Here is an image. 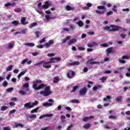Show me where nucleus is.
I'll return each instance as SVG.
<instances>
[{
  "mask_svg": "<svg viewBox=\"0 0 130 130\" xmlns=\"http://www.w3.org/2000/svg\"><path fill=\"white\" fill-rule=\"evenodd\" d=\"M52 44H54V41L53 40H50L48 43L44 44V46H45L46 48H49V47H50Z\"/></svg>",
  "mask_w": 130,
  "mask_h": 130,
  "instance_id": "nucleus-4",
  "label": "nucleus"
},
{
  "mask_svg": "<svg viewBox=\"0 0 130 130\" xmlns=\"http://www.w3.org/2000/svg\"><path fill=\"white\" fill-rule=\"evenodd\" d=\"M36 12H37V13L40 14V15H43V11H40V10H36Z\"/></svg>",
  "mask_w": 130,
  "mask_h": 130,
  "instance_id": "nucleus-58",
  "label": "nucleus"
},
{
  "mask_svg": "<svg viewBox=\"0 0 130 130\" xmlns=\"http://www.w3.org/2000/svg\"><path fill=\"white\" fill-rule=\"evenodd\" d=\"M107 77L103 76L100 78V81H101L102 83H104V81H106L107 80Z\"/></svg>",
  "mask_w": 130,
  "mask_h": 130,
  "instance_id": "nucleus-26",
  "label": "nucleus"
},
{
  "mask_svg": "<svg viewBox=\"0 0 130 130\" xmlns=\"http://www.w3.org/2000/svg\"><path fill=\"white\" fill-rule=\"evenodd\" d=\"M21 23L22 25H27V24H28V21H26V18L23 17L21 18Z\"/></svg>",
  "mask_w": 130,
  "mask_h": 130,
  "instance_id": "nucleus-13",
  "label": "nucleus"
},
{
  "mask_svg": "<svg viewBox=\"0 0 130 130\" xmlns=\"http://www.w3.org/2000/svg\"><path fill=\"white\" fill-rule=\"evenodd\" d=\"M14 90V88L13 87H10L9 88L7 89V92H11V91H13Z\"/></svg>",
  "mask_w": 130,
  "mask_h": 130,
  "instance_id": "nucleus-56",
  "label": "nucleus"
},
{
  "mask_svg": "<svg viewBox=\"0 0 130 130\" xmlns=\"http://www.w3.org/2000/svg\"><path fill=\"white\" fill-rule=\"evenodd\" d=\"M23 87L24 88H29V83H25L24 85H23Z\"/></svg>",
  "mask_w": 130,
  "mask_h": 130,
  "instance_id": "nucleus-62",
  "label": "nucleus"
},
{
  "mask_svg": "<svg viewBox=\"0 0 130 130\" xmlns=\"http://www.w3.org/2000/svg\"><path fill=\"white\" fill-rule=\"evenodd\" d=\"M49 62H45L44 60H42L43 67L45 69H50L51 68V65L49 64Z\"/></svg>",
  "mask_w": 130,
  "mask_h": 130,
  "instance_id": "nucleus-5",
  "label": "nucleus"
},
{
  "mask_svg": "<svg viewBox=\"0 0 130 130\" xmlns=\"http://www.w3.org/2000/svg\"><path fill=\"white\" fill-rule=\"evenodd\" d=\"M18 126H20V127H24V125L20 123H16L15 127H18Z\"/></svg>",
  "mask_w": 130,
  "mask_h": 130,
  "instance_id": "nucleus-37",
  "label": "nucleus"
},
{
  "mask_svg": "<svg viewBox=\"0 0 130 130\" xmlns=\"http://www.w3.org/2000/svg\"><path fill=\"white\" fill-rule=\"evenodd\" d=\"M90 126H91V124L89 123H86L84 125L83 127L84 128L89 129L90 128Z\"/></svg>",
  "mask_w": 130,
  "mask_h": 130,
  "instance_id": "nucleus-29",
  "label": "nucleus"
},
{
  "mask_svg": "<svg viewBox=\"0 0 130 130\" xmlns=\"http://www.w3.org/2000/svg\"><path fill=\"white\" fill-rule=\"evenodd\" d=\"M76 24H77V25H78V26H79L80 27H83V26H84V22H83V21H82L77 22Z\"/></svg>",
  "mask_w": 130,
  "mask_h": 130,
  "instance_id": "nucleus-28",
  "label": "nucleus"
},
{
  "mask_svg": "<svg viewBox=\"0 0 130 130\" xmlns=\"http://www.w3.org/2000/svg\"><path fill=\"white\" fill-rule=\"evenodd\" d=\"M10 105L11 106H14L15 105H16V104L13 102H11L10 103H9Z\"/></svg>",
  "mask_w": 130,
  "mask_h": 130,
  "instance_id": "nucleus-64",
  "label": "nucleus"
},
{
  "mask_svg": "<svg viewBox=\"0 0 130 130\" xmlns=\"http://www.w3.org/2000/svg\"><path fill=\"white\" fill-rule=\"evenodd\" d=\"M32 54L33 56H36L37 55H39V52H35L32 53Z\"/></svg>",
  "mask_w": 130,
  "mask_h": 130,
  "instance_id": "nucleus-57",
  "label": "nucleus"
},
{
  "mask_svg": "<svg viewBox=\"0 0 130 130\" xmlns=\"http://www.w3.org/2000/svg\"><path fill=\"white\" fill-rule=\"evenodd\" d=\"M45 19L47 20V21H49L50 20V16L48 15H45Z\"/></svg>",
  "mask_w": 130,
  "mask_h": 130,
  "instance_id": "nucleus-47",
  "label": "nucleus"
},
{
  "mask_svg": "<svg viewBox=\"0 0 130 130\" xmlns=\"http://www.w3.org/2000/svg\"><path fill=\"white\" fill-rule=\"evenodd\" d=\"M19 93L22 95H26V91L23 90H19Z\"/></svg>",
  "mask_w": 130,
  "mask_h": 130,
  "instance_id": "nucleus-41",
  "label": "nucleus"
},
{
  "mask_svg": "<svg viewBox=\"0 0 130 130\" xmlns=\"http://www.w3.org/2000/svg\"><path fill=\"white\" fill-rule=\"evenodd\" d=\"M35 26H37V23L33 22L30 25L29 28H33V27H35Z\"/></svg>",
  "mask_w": 130,
  "mask_h": 130,
  "instance_id": "nucleus-36",
  "label": "nucleus"
},
{
  "mask_svg": "<svg viewBox=\"0 0 130 130\" xmlns=\"http://www.w3.org/2000/svg\"><path fill=\"white\" fill-rule=\"evenodd\" d=\"M116 100L117 102H120V103H121V102H122V96H119L117 97Z\"/></svg>",
  "mask_w": 130,
  "mask_h": 130,
  "instance_id": "nucleus-21",
  "label": "nucleus"
},
{
  "mask_svg": "<svg viewBox=\"0 0 130 130\" xmlns=\"http://www.w3.org/2000/svg\"><path fill=\"white\" fill-rule=\"evenodd\" d=\"M104 30H107L110 32H116L120 30H123V31H125V29L122 28L121 26L118 25L110 24L109 26H107L104 27Z\"/></svg>",
  "mask_w": 130,
  "mask_h": 130,
  "instance_id": "nucleus-2",
  "label": "nucleus"
},
{
  "mask_svg": "<svg viewBox=\"0 0 130 130\" xmlns=\"http://www.w3.org/2000/svg\"><path fill=\"white\" fill-rule=\"evenodd\" d=\"M44 42H45V38H43L40 41V44H42V43H44Z\"/></svg>",
  "mask_w": 130,
  "mask_h": 130,
  "instance_id": "nucleus-54",
  "label": "nucleus"
},
{
  "mask_svg": "<svg viewBox=\"0 0 130 130\" xmlns=\"http://www.w3.org/2000/svg\"><path fill=\"white\" fill-rule=\"evenodd\" d=\"M8 106H3L1 107V111H5V110H7V109H8Z\"/></svg>",
  "mask_w": 130,
  "mask_h": 130,
  "instance_id": "nucleus-34",
  "label": "nucleus"
},
{
  "mask_svg": "<svg viewBox=\"0 0 130 130\" xmlns=\"http://www.w3.org/2000/svg\"><path fill=\"white\" fill-rule=\"evenodd\" d=\"M47 86V85L46 84L42 83L39 86H37V84L34 83L32 84V88L34 90H37L38 91L41 90V89H44L45 88V91H40V94H41V95H43L45 97H47V96H49V95L52 93V91L50 90V86Z\"/></svg>",
  "mask_w": 130,
  "mask_h": 130,
  "instance_id": "nucleus-1",
  "label": "nucleus"
},
{
  "mask_svg": "<svg viewBox=\"0 0 130 130\" xmlns=\"http://www.w3.org/2000/svg\"><path fill=\"white\" fill-rule=\"evenodd\" d=\"M15 112H16V109H13V110L10 111L9 112V116H11V115H12V114H13V113H15Z\"/></svg>",
  "mask_w": 130,
  "mask_h": 130,
  "instance_id": "nucleus-42",
  "label": "nucleus"
},
{
  "mask_svg": "<svg viewBox=\"0 0 130 130\" xmlns=\"http://www.w3.org/2000/svg\"><path fill=\"white\" fill-rule=\"evenodd\" d=\"M66 10H67V11H72V10H73V8L69 5H67L66 6Z\"/></svg>",
  "mask_w": 130,
  "mask_h": 130,
  "instance_id": "nucleus-40",
  "label": "nucleus"
},
{
  "mask_svg": "<svg viewBox=\"0 0 130 130\" xmlns=\"http://www.w3.org/2000/svg\"><path fill=\"white\" fill-rule=\"evenodd\" d=\"M42 62H43L42 61H41L39 62H38V63H36L34 64V66L35 67H38L39 66H40V65L42 64Z\"/></svg>",
  "mask_w": 130,
  "mask_h": 130,
  "instance_id": "nucleus-44",
  "label": "nucleus"
},
{
  "mask_svg": "<svg viewBox=\"0 0 130 130\" xmlns=\"http://www.w3.org/2000/svg\"><path fill=\"white\" fill-rule=\"evenodd\" d=\"M38 103H39L38 101H35L34 102V103H31V104H32V106L34 107V106L37 105V104H38Z\"/></svg>",
  "mask_w": 130,
  "mask_h": 130,
  "instance_id": "nucleus-53",
  "label": "nucleus"
},
{
  "mask_svg": "<svg viewBox=\"0 0 130 130\" xmlns=\"http://www.w3.org/2000/svg\"><path fill=\"white\" fill-rule=\"evenodd\" d=\"M98 10H106V8L104 6H100L98 7Z\"/></svg>",
  "mask_w": 130,
  "mask_h": 130,
  "instance_id": "nucleus-32",
  "label": "nucleus"
},
{
  "mask_svg": "<svg viewBox=\"0 0 130 130\" xmlns=\"http://www.w3.org/2000/svg\"><path fill=\"white\" fill-rule=\"evenodd\" d=\"M71 102L72 103H79V101H78V100H71Z\"/></svg>",
  "mask_w": 130,
  "mask_h": 130,
  "instance_id": "nucleus-50",
  "label": "nucleus"
},
{
  "mask_svg": "<svg viewBox=\"0 0 130 130\" xmlns=\"http://www.w3.org/2000/svg\"><path fill=\"white\" fill-rule=\"evenodd\" d=\"M95 13L96 14H99V15H104V14L105 13V11L103 10V11H99V10H96Z\"/></svg>",
  "mask_w": 130,
  "mask_h": 130,
  "instance_id": "nucleus-27",
  "label": "nucleus"
},
{
  "mask_svg": "<svg viewBox=\"0 0 130 130\" xmlns=\"http://www.w3.org/2000/svg\"><path fill=\"white\" fill-rule=\"evenodd\" d=\"M79 87H80L79 85H76L73 88V90L71 91V92H76L78 89H79Z\"/></svg>",
  "mask_w": 130,
  "mask_h": 130,
  "instance_id": "nucleus-30",
  "label": "nucleus"
},
{
  "mask_svg": "<svg viewBox=\"0 0 130 130\" xmlns=\"http://www.w3.org/2000/svg\"><path fill=\"white\" fill-rule=\"evenodd\" d=\"M79 64H80V62L78 61H74L69 63V66H79Z\"/></svg>",
  "mask_w": 130,
  "mask_h": 130,
  "instance_id": "nucleus-18",
  "label": "nucleus"
},
{
  "mask_svg": "<svg viewBox=\"0 0 130 130\" xmlns=\"http://www.w3.org/2000/svg\"><path fill=\"white\" fill-rule=\"evenodd\" d=\"M77 42L76 39H73L70 40L69 42L68 43V45H72V44H74V43H76Z\"/></svg>",
  "mask_w": 130,
  "mask_h": 130,
  "instance_id": "nucleus-12",
  "label": "nucleus"
},
{
  "mask_svg": "<svg viewBox=\"0 0 130 130\" xmlns=\"http://www.w3.org/2000/svg\"><path fill=\"white\" fill-rule=\"evenodd\" d=\"M122 59H129L130 56L127 55V56L124 55L122 56Z\"/></svg>",
  "mask_w": 130,
  "mask_h": 130,
  "instance_id": "nucleus-46",
  "label": "nucleus"
},
{
  "mask_svg": "<svg viewBox=\"0 0 130 130\" xmlns=\"http://www.w3.org/2000/svg\"><path fill=\"white\" fill-rule=\"evenodd\" d=\"M60 81V79H59V77L57 76H55V77L53 78V83L54 84H57L58 82Z\"/></svg>",
  "mask_w": 130,
  "mask_h": 130,
  "instance_id": "nucleus-14",
  "label": "nucleus"
},
{
  "mask_svg": "<svg viewBox=\"0 0 130 130\" xmlns=\"http://www.w3.org/2000/svg\"><path fill=\"white\" fill-rule=\"evenodd\" d=\"M101 88H102V86L100 85H98L97 86H94L92 88V91L95 92L98 89H101Z\"/></svg>",
  "mask_w": 130,
  "mask_h": 130,
  "instance_id": "nucleus-19",
  "label": "nucleus"
},
{
  "mask_svg": "<svg viewBox=\"0 0 130 130\" xmlns=\"http://www.w3.org/2000/svg\"><path fill=\"white\" fill-rule=\"evenodd\" d=\"M7 72H10V71H12L13 70V66L10 65L9 66H8L7 69Z\"/></svg>",
  "mask_w": 130,
  "mask_h": 130,
  "instance_id": "nucleus-31",
  "label": "nucleus"
},
{
  "mask_svg": "<svg viewBox=\"0 0 130 130\" xmlns=\"http://www.w3.org/2000/svg\"><path fill=\"white\" fill-rule=\"evenodd\" d=\"M12 24H13V25H14V26H18V25L20 24V22L19 21L14 20L12 22Z\"/></svg>",
  "mask_w": 130,
  "mask_h": 130,
  "instance_id": "nucleus-25",
  "label": "nucleus"
},
{
  "mask_svg": "<svg viewBox=\"0 0 130 130\" xmlns=\"http://www.w3.org/2000/svg\"><path fill=\"white\" fill-rule=\"evenodd\" d=\"M40 34V32L39 31H37L35 32V35L37 38L39 37Z\"/></svg>",
  "mask_w": 130,
  "mask_h": 130,
  "instance_id": "nucleus-48",
  "label": "nucleus"
},
{
  "mask_svg": "<svg viewBox=\"0 0 130 130\" xmlns=\"http://www.w3.org/2000/svg\"><path fill=\"white\" fill-rule=\"evenodd\" d=\"M55 58L52 57L50 59V61H49V63H55Z\"/></svg>",
  "mask_w": 130,
  "mask_h": 130,
  "instance_id": "nucleus-24",
  "label": "nucleus"
},
{
  "mask_svg": "<svg viewBox=\"0 0 130 130\" xmlns=\"http://www.w3.org/2000/svg\"><path fill=\"white\" fill-rule=\"evenodd\" d=\"M28 61V58H25L23 59L22 62H21V64H24L25 62H27Z\"/></svg>",
  "mask_w": 130,
  "mask_h": 130,
  "instance_id": "nucleus-49",
  "label": "nucleus"
},
{
  "mask_svg": "<svg viewBox=\"0 0 130 130\" xmlns=\"http://www.w3.org/2000/svg\"><path fill=\"white\" fill-rule=\"evenodd\" d=\"M17 4L15 2H12V3H10V7H15Z\"/></svg>",
  "mask_w": 130,
  "mask_h": 130,
  "instance_id": "nucleus-59",
  "label": "nucleus"
},
{
  "mask_svg": "<svg viewBox=\"0 0 130 130\" xmlns=\"http://www.w3.org/2000/svg\"><path fill=\"white\" fill-rule=\"evenodd\" d=\"M111 99V96L110 95H107V98H105L103 99L104 101H108V100H110Z\"/></svg>",
  "mask_w": 130,
  "mask_h": 130,
  "instance_id": "nucleus-33",
  "label": "nucleus"
},
{
  "mask_svg": "<svg viewBox=\"0 0 130 130\" xmlns=\"http://www.w3.org/2000/svg\"><path fill=\"white\" fill-rule=\"evenodd\" d=\"M92 60H94V59H90L88 60L89 64H99L100 63V62L95 61H92Z\"/></svg>",
  "mask_w": 130,
  "mask_h": 130,
  "instance_id": "nucleus-11",
  "label": "nucleus"
},
{
  "mask_svg": "<svg viewBox=\"0 0 130 130\" xmlns=\"http://www.w3.org/2000/svg\"><path fill=\"white\" fill-rule=\"evenodd\" d=\"M116 8H117L116 6L115 5L114 6V7L113 8V12H117V9H116Z\"/></svg>",
  "mask_w": 130,
  "mask_h": 130,
  "instance_id": "nucleus-63",
  "label": "nucleus"
},
{
  "mask_svg": "<svg viewBox=\"0 0 130 130\" xmlns=\"http://www.w3.org/2000/svg\"><path fill=\"white\" fill-rule=\"evenodd\" d=\"M113 48L111 47V48H108L107 50V55H108L109 54H110V53H112L113 51Z\"/></svg>",
  "mask_w": 130,
  "mask_h": 130,
  "instance_id": "nucleus-17",
  "label": "nucleus"
},
{
  "mask_svg": "<svg viewBox=\"0 0 130 130\" xmlns=\"http://www.w3.org/2000/svg\"><path fill=\"white\" fill-rule=\"evenodd\" d=\"M49 1H46L45 2V5H42V7L43 9L45 10H47L49 8Z\"/></svg>",
  "mask_w": 130,
  "mask_h": 130,
  "instance_id": "nucleus-8",
  "label": "nucleus"
},
{
  "mask_svg": "<svg viewBox=\"0 0 130 130\" xmlns=\"http://www.w3.org/2000/svg\"><path fill=\"white\" fill-rule=\"evenodd\" d=\"M36 117H37V116L36 115V114H31L29 116V118H31V119L36 118Z\"/></svg>",
  "mask_w": 130,
  "mask_h": 130,
  "instance_id": "nucleus-35",
  "label": "nucleus"
},
{
  "mask_svg": "<svg viewBox=\"0 0 130 130\" xmlns=\"http://www.w3.org/2000/svg\"><path fill=\"white\" fill-rule=\"evenodd\" d=\"M3 86L4 87H7L8 86V82H7V81H4L3 83Z\"/></svg>",
  "mask_w": 130,
  "mask_h": 130,
  "instance_id": "nucleus-52",
  "label": "nucleus"
},
{
  "mask_svg": "<svg viewBox=\"0 0 130 130\" xmlns=\"http://www.w3.org/2000/svg\"><path fill=\"white\" fill-rule=\"evenodd\" d=\"M24 107L26 108V109H29L30 108H33L34 106L32 105V103L29 102L24 104Z\"/></svg>",
  "mask_w": 130,
  "mask_h": 130,
  "instance_id": "nucleus-6",
  "label": "nucleus"
},
{
  "mask_svg": "<svg viewBox=\"0 0 130 130\" xmlns=\"http://www.w3.org/2000/svg\"><path fill=\"white\" fill-rule=\"evenodd\" d=\"M54 54L53 53H49L47 54V56H49V57H53V56H54Z\"/></svg>",
  "mask_w": 130,
  "mask_h": 130,
  "instance_id": "nucleus-61",
  "label": "nucleus"
},
{
  "mask_svg": "<svg viewBox=\"0 0 130 130\" xmlns=\"http://www.w3.org/2000/svg\"><path fill=\"white\" fill-rule=\"evenodd\" d=\"M39 110V107L36 108L30 111V113H37Z\"/></svg>",
  "mask_w": 130,
  "mask_h": 130,
  "instance_id": "nucleus-22",
  "label": "nucleus"
},
{
  "mask_svg": "<svg viewBox=\"0 0 130 130\" xmlns=\"http://www.w3.org/2000/svg\"><path fill=\"white\" fill-rule=\"evenodd\" d=\"M63 32H70L71 31V29L68 28H64L62 29Z\"/></svg>",
  "mask_w": 130,
  "mask_h": 130,
  "instance_id": "nucleus-45",
  "label": "nucleus"
},
{
  "mask_svg": "<svg viewBox=\"0 0 130 130\" xmlns=\"http://www.w3.org/2000/svg\"><path fill=\"white\" fill-rule=\"evenodd\" d=\"M24 45L30 46V47H33V46H35V44L33 43H27L24 44Z\"/></svg>",
  "mask_w": 130,
  "mask_h": 130,
  "instance_id": "nucleus-20",
  "label": "nucleus"
},
{
  "mask_svg": "<svg viewBox=\"0 0 130 130\" xmlns=\"http://www.w3.org/2000/svg\"><path fill=\"white\" fill-rule=\"evenodd\" d=\"M113 14V12L111 11H109L107 13V16H110Z\"/></svg>",
  "mask_w": 130,
  "mask_h": 130,
  "instance_id": "nucleus-60",
  "label": "nucleus"
},
{
  "mask_svg": "<svg viewBox=\"0 0 130 130\" xmlns=\"http://www.w3.org/2000/svg\"><path fill=\"white\" fill-rule=\"evenodd\" d=\"M120 36L121 38L124 39L126 37V35L125 34H121Z\"/></svg>",
  "mask_w": 130,
  "mask_h": 130,
  "instance_id": "nucleus-55",
  "label": "nucleus"
},
{
  "mask_svg": "<svg viewBox=\"0 0 130 130\" xmlns=\"http://www.w3.org/2000/svg\"><path fill=\"white\" fill-rule=\"evenodd\" d=\"M35 83H36V84H41L42 83V80L38 79L35 81Z\"/></svg>",
  "mask_w": 130,
  "mask_h": 130,
  "instance_id": "nucleus-51",
  "label": "nucleus"
},
{
  "mask_svg": "<svg viewBox=\"0 0 130 130\" xmlns=\"http://www.w3.org/2000/svg\"><path fill=\"white\" fill-rule=\"evenodd\" d=\"M97 45H98V43L94 42H92V43H88L87 44L88 47H89L90 48L94 47V46H97Z\"/></svg>",
  "mask_w": 130,
  "mask_h": 130,
  "instance_id": "nucleus-9",
  "label": "nucleus"
},
{
  "mask_svg": "<svg viewBox=\"0 0 130 130\" xmlns=\"http://www.w3.org/2000/svg\"><path fill=\"white\" fill-rule=\"evenodd\" d=\"M52 104L48 103H44L43 104V106H44V107H47V106H52Z\"/></svg>",
  "mask_w": 130,
  "mask_h": 130,
  "instance_id": "nucleus-23",
  "label": "nucleus"
},
{
  "mask_svg": "<svg viewBox=\"0 0 130 130\" xmlns=\"http://www.w3.org/2000/svg\"><path fill=\"white\" fill-rule=\"evenodd\" d=\"M14 12L16 13H20V12H22V9L21 8H16L14 9Z\"/></svg>",
  "mask_w": 130,
  "mask_h": 130,
  "instance_id": "nucleus-38",
  "label": "nucleus"
},
{
  "mask_svg": "<svg viewBox=\"0 0 130 130\" xmlns=\"http://www.w3.org/2000/svg\"><path fill=\"white\" fill-rule=\"evenodd\" d=\"M15 46V42L13 43H10L8 44V46H7V48L8 49H11V48H13L14 46Z\"/></svg>",
  "mask_w": 130,
  "mask_h": 130,
  "instance_id": "nucleus-15",
  "label": "nucleus"
},
{
  "mask_svg": "<svg viewBox=\"0 0 130 130\" xmlns=\"http://www.w3.org/2000/svg\"><path fill=\"white\" fill-rule=\"evenodd\" d=\"M109 118H110L111 119H117V116H109Z\"/></svg>",
  "mask_w": 130,
  "mask_h": 130,
  "instance_id": "nucleus-43",
  "label": "nucleus"
},
{
  "mask_svg": "<svg viewBox=\"0 0 130 130\" xmlns=\"http://www.w3.org/2000/svg\"><path fill=\"white\" fill-rule=\"evenodd\" d=\"M88 91V89L87 87H84L83 88L81 89L79 91V94L81 96H83L84 95H86L87 92Z\"/></svg>",
  "mask_w": 130,
  "mask_h": 130,
  "instance_id": "nucleus-3",
  "label": "nucleus"
},
{
  "mask_svg": "<svg viewBox=\"0 0 130 130\" xmlns=\"http://www.w3.org/2000/svg\"><path fill=\"white\" fill-rule=\"evenodd\" d=\"M60 119L61 120L62 122H64V121H66V116H64V115L61 116Z\"/></svg>",
  "mask_w": 130,
  "mask_h": 130,
  "instance_id": "nucleus-39",
  "label": "nucleus"
},
{
  "mask_svg": "<svg viewBox=\"0 0 130 130\" xmlns=\"http://www.w3.org/2000/svg\"><path fill=\"white\" fill-rule=\"evenodd\" d=\"M92 7V4L91 3H87L86 4V6H85L82 8L83 10H84L85 11H87V10H89V8H91Z\"/></svg>",
  "mask_w": 130,
  "mask_h": 130,
  "instance_id": "nucleus-10",
  "label": "nucleus"
},
{
  "mask_svg": "<svg viewBox=\"0 0 130 130\" xmlns=\"http://www.w3.org/2000/svg\"><path fill=\"white\" fill-rule=\"evenodd\" d=\"M52 116H53V115H52V114L42 115L40 116L39 119H42V118H44V117H52Z\"/></svg>",
  "mask_w": 130,
  "mask_h": 130,
  "instance_id": "nucleus-7",
  "label": "nucleus"
},
{
  "mask_svg": "<svg viewBox=\"0 0 130 130\" xmlns=\"http://www.w3.org/2000/svg\"><path fill=\"white\" fill-rule=\"evenodd\" d=\"M95 117L93 116H90L89 117H85L84 118H83V120L84 121H88V120H89V119H91V118H94Z\"/></svg>",
  "mask_w": 130,
  "mask_h": 130,
  "instance_id": "nucleus-16",
  "label": "nucleus"
}]
</instances>
